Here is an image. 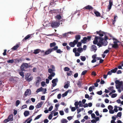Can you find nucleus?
I'll use <instances>...</instances> for the list:
<instances>
[{"mask_svg":"<svg viewBox=\"0 0 123 123\" xmlns=\"http://www.w3.org/2000/svg\"><path fill=\"white\" fill-rule=\"evenodd\" d=\"M13 115L12 114L8 116V117L7 118L9 120V121H13Z\"/></svg>","mask_w":123,"mask_h":123,"instance_id":"nucleus-16","label":"nucleus"},{"mask_svg":"<svg viewBox=\"0 0 123 123\" xmlns=\"http://www.w3.org/2000/svg\"><path fill=\"white\" fill-rule=\"evenodd\" d=\"M20 104V101L19 100H17L15 102V105L16 106L18 107Z\"/></svg>","mask_w":123,"mask_h":123,"instance_id":"nucleus-34","label":"nucleus"},{"mask_svg":"<svg viewBox=\"0 0 123 123\" xmlns=\"http://www.w3.org/2000/svg\"><path fill=\"white\" fill-rule=\"evenodd\" d=\"M55 70H53L52 69L50 68H49L48 70V72L50 74L51 73L53 72V71H54Z\"/></svg>","mask_w":123,"mask_h":123,"instance_id":"nucleus-45","label":"nucleus"},{"mask_svg":"<svg viewBox=\"0 0 123 123\" xmlns=\"http://www.w3.org/2000/svg\"><path fill=\"white\" fill-rule=\"evenodd\" d=\"M82 102L81 101H79V107H83V105L82 103Z\"/></svg>","mask_w":123,"mask_h":123,"instance_id":"nucleus-48","label":"nucleus"},{"mask_svg":"<svg viewBox=\"0 0 123 123\" xmlns=\"http://www.w3.org/2000/svg\"><path fill=\"white\" fill-rule=\"evenodd\" d=\"M14 62V60L13 59H10L7 61V62L9 63H12Z\"/></svg>","mask_w":123,"mask_h":123,"instance_id":"nucleus-41","label":"nucleus"},{"mask_svg":"<svg viewBox=\"0 0 123 123\" xmlns=\"http://www.w3.org/2000/svg\"><path fill=\"white\" fill-rule=\"evenodd\" d=\"M34 106L31 105L29 106V109L30 110H32L34 109Z\"/></svg>","mask_w":123,"mask_h":123,"instance_id":"nucleus-49","label":"nucleus"},{"mask_svg":"<svg viewBox=\"0 0 123 123\" xmlns=\"http://www.w3.org/2000/svg\"><path fill=\"white\" fill-rule=\"evenodd\" d=\"M58 47L57 46H55L53 48L48 49L47 51L45 52V54H49L51 52H53L54 51H56L58 49Z\"/></svg>","mask_w":123,"mask_h":123,"instance_id":"nucleus-2","label":"nucleus"},{"mask_svg":"<svg viewBox=\"0 0 123 123\" xmlns=\"http://www.w3.org/2000/svg\"><path fill=\"white\" fill-rule=\"evenodd\" d=\"M43 102L41 101L38 103L35 106L36 108H39L41 107L43 105Z\"/></svg>","mask_w":123,"mask_h":123,"instance_id":"nucleus-11","label":"nucleus"},{"mask_svg":"<svg viewBox=\"0 0 123 123\" xmlns=\"http://www.w3.org/2000/svg\"><path fill=\"white\" fill-rule=\"evenodd\" d=\"M108 109L109 110H112L113 109V107L112 105H110L108 106Z\"/></svg>","mask_w":123,"mask_h":123,"instance_id":"nucleus-51","label":"nucleus"},{"mask_svg":"<svg viewBox=\"0 0 123 123\" xmlns=\"http://www.w3.org/2000/svg\"><path fill=\"white\" fill-rule=\"evenodd\" d=\"M46 51H47V50H46L45 52H44V50H41V51H40V52H41V53H43V55H48V54H47V55L45 54V52H46Z\"/></svg>","mask_w":123,"mask_h":123,"instance_id":"nucleus-59","label":"nucleus"},{"mask_svg":"<svg viewBox=\"0 0 123 123\" xmlns=\"http://www.w3.org/2000/svg\"><path fill=\"white\" fill-rule=\"evenodd\" d=\"M114 112H117L118 111V110L117 109V108H118V107L117 105H115L114 106Z\"/></svg>","mask_w":123,"mask_h":123,"instance_id":"nucleus-36","label":"nucleus"},{"mask_svg":"<svg viewBox=\"0 0 123 123\" xmlns=\"http://www.w3.org/2000/svg\"><path fill=\"white\" fill-rule=\"evenodd\" d=\"M43 88L42 87H41L39 88L36 91V92L38 93L39 92H42L43 91Z\"/></svg>","mask_w":123,"mask_h":123,"instance_id":"nucleus-27","label":"nucleus"},{"mask_svg":"<svg viewBox=\"0 0 123 123\" xmlns=\"http://www.w3.org/2000/svg\"><path fill=\"white\" fill-rule=\"evenodd\" d=\"M19 44H17L15 45L11 49H13L14 50H16L19 47Z\"/></svg>","mask_w":123,"mask_h":123,"instance_id":"nucleus-14","label":"nucleus"},{"mask_svg":"<svg viewBox=\"0 0 123 123\" xmlns=\"http://www.w3.org/2000/svg\"><path fill=\"white\" fill-rule=\"evenodd\" d=\"M80 10H76L75 12H74V13H71V15H72V17L76 13L78 12H79V13L77 14L78 16H79L80 15Z\"/></svg>","mask_w":123,"mask_h":123,"instance_id":"nucleus-23","label":"nucleus"},{"mask_svg":"<svg viewBox=\"0 0 123 123\" xmlns=\"http://www.w3.org/2000/svg\"><path fill=\"white\" fill-rule=\"evenodd\" d=\"M24 114L25 117H26L30 115L29 111H25L24 112Z\"/></svg>","mask_w":123,"mask_h":123,"instance_id":"nucleus-18","label":"nucleus"},{"mask_svg":"<svg viewBox=\"0 0 123 123\" xmlns=\"http://www.w3.org/2000/svg\"><path fill=\"white\" fill-rule=\"evenodd\" d=\"M63 52V51H61L60 49H58L56 50V52L58 53L61 54Z\"/></svg>","mask_w":123,"mask_h":123,"instance_id":"nucleus-47","label":"nucleus"},{"mask_svg":"<svg viewBox=\"0 0 123 123\" xmlns=\"http://www.w3.org/2000/svg\"><path fill=\"white\" fill-rule=\"evenodd\" d=\"M100 43L102 44V45L105 46L107 45L108 42L107 40H104V38L103 37V40L100 42Z\"/></svg>","mask_w":123,"mask_h":123,"instance_id":"nucleus-8","label":"nucleus"},{"mask_svg":"<svg viewBox=\"0 0 123 123\" xmlns=\"http://www.w3.org/2000/svg\"><path fill=\"white\" fill-rule=\"evenodd\" d=\"M80 53L78 51L75 53V56H79L80 55Z\"/></svg>","mask_w":123,"mask_h":123,"instance_id":"nucleus-57","label":"nucleus"},{"mask_svg":"<svg viewBox=\"0 0 123 123\" xmlns=\"http://www.w3.org/2000/svg\"><path fill=\"white\" fill-rule=\"evenodd\" d=\"M96 33L97 34H98L99 35V37H101L104 36V33H106L102 31L101 30H100L98 31H97Z\"/></svg>","mask_w":123,"mask_h":123,"instance_id":"nucleus-7","label":"nucleus"},{"mask_svg":"<svg viewBox=\"0 0 123 123\" xmlns=\"http://www.w3.org/2000/svg\"><path fill=\"white\" fill-rule=\"evenodd\" d=\"M29 68H30V66H29L28 63L23 62L20 68L21 71H25V68L27 69Z\"/></svg>","mask_w":123,"mask_h":123,"instance_id":"nucleus-3","label":"nucleus"},{"mask_svg":"<svg viewBox=\"0 0 123 123\" xmlns=\"http://www.w3.org/2000/svg\"><path fill=\"white\" fill-rule=\"evenodd\" d=\"M42 115L41 114L37 115L34 119V120H36L39 119L40 117L42 116Z\"/></svg>","mask_w":123,"mask_h":123,"instance_id":"nucleus-40","label":"nucleus"},{"mask_svg":"<svg viewBox=\"0 0 123 123\" xmlns=\"http://www.w3.org/2000/svg\"><path fill=\"white\" fill-rule=\"evenodd\" d=\"M56 45V43L55 42H53L52 43H50V47H52L55 46Z\"/></svg>","mask_w":123,"mask_h":123,"instance_id":"nucleus-35","label":"nucleus"},{"mask_svg":"<svg viewBox=\"0 0 123 123\" xmlns=\"http://www.w3.org/2000/svg\"><path fill=\"white\" fill-rule=\"evenodd\" d=\"M117 94L116 93H113L111 96V97L112 98H114L117 97Z\"/></svg>","mask_w":123,"mask_h":123,"instance_id":"nucleus-44","label":"nucleus"},{"mask_svg":"<svg viewBox=\"0 0 123 123\" xmlns=\"http://www.w3.org/2000/svg\"><path fill=\"white\" fill-rule=\"evenodd\" d=\"M113 5V0H109V4L107 6V9L106 10V11L109 12L111 9V7Z\"/></svg>","mask_w":123,"mask_h":123,"instance_id":"nucleus-5","label":"nucleus"},{"mask_svg":"<svg viewBox=\"0 0 123 123\" xmlns=\"http://www.w3.org/2000/svg\"><path fill=\"white\" fill-rule=\"evenodd\" d=\"M41 85L43 87L45 86L46 84L45 82L44 81H42L41 83Z\"/></svg>","mask_w":123,"mask_h":123,"instance_id":"nucleus-54","label":"nucleus"},{"mask_svg":"<svg viewBox=\"0 0 123 123\" xmlns=\"http://www.w3.org/2000/svg\"><path fill=\"white\" fill-rule=\"evenodd\" d=\"M55 17L58 20H60L62 18V17L59 14L57 15Z\"/></svg>","mask_w":123,"mask_h":123,"instance_id":"nucleus-30","label":"nucleus"},{"mask_svg":"<svg viewBox=\"0 0 123 123\" xmlns=\"http://www.w3.org/2000/svg\"><path fill=\"white\" fill-rule=\"evenodd\" d=\"M82 43H81V42H78V43L77 44V46L78 47H80L81 46V45H82Z\"/></svg>","mask_w":123,"mask_h":123,"instance_id":"nucleus-37","label":"nucleus"},{"mask_svg":"<svg viewBox=\"0 0 123 123\" xmlns=\"http://www.w3.org/2000/svg\"><path fill=\"white\" fill-rule=\"evenodd\" d=\"M41 81V78L40 77H38L37 78V79L36 82V84L37 85L39 82Z\"/></svg>","mask_w":123,"mask_h":123,"instance_id":"nucleus-24","label":"nucleus"},{"mask_svg":"<svg viewBox=\"0 0 123 123\" xmlns=\"http://www.w3.org/2000/svg\"><path fill=\"white\" fill-rule=\"evenodd\" d=\"M43 91H42L43 92V94H45L46 93V91H47V89L46 88H43Z\"/></svg>","mask_w":123,"mask_h":123,"instance_id":"nucleus-60","label":"nucleus"},{"mask_svg":"<svg viewBox=\"0 0 123 123\" xmlns=\"http://www.w3.org/2000/svg\"><path fill=\"white\" fill-rule=\"evenodd\" d=\"M93 43L94 44L96 45L97 44V43L98 42V41H97L96 40H94L93 41Z\"/></svg>","mask_w":123,"mask_h":123,"instance_id":"nucleus-63","label":"nucleus"},{"mask_svg":"<svg viewBox=\"0 0 123 123\" xmlns=\"http://www.w3.org/2000/svg\"><path fill=\"white\" fill-rule=\"evenodd\" d=\"M97 94L99 95H101L102 94V90H100L99 91H98L97 92Z\"/></svg>","mask_w":123,"mask_h":123,"instance_id":"nucleus-53","label":"nucleus"},{"mask_svg":"<svg viewBox=\"0 0 123 123\" xmlns=\"http://www.w3.org/2000/svg\"><path fill=\"white\" fill-rule=\"evenodd\" d=\"M77 51L78 52L81 53L83 51V49L82 47H78L77 49Z\"/></svg>","mask_w":123,"mask_h":123,"instance_id":"nucleus-21","label":"nucleus"},{"mask_svg":"<svg viewBox=\"0 0 123 123\" xmlns=\"http://www.w3.org/2000/svg\"><path fill=\"white\" fill-rule=\"evenodd\" d=\"M81 42L82 43L85 44L87 42V40L86 39V37H84L83 38V39H82L81 40Z\"/></svg>","mask_w":123,"mask_h":123,"instance_id":"nucleus-17","label":"nucleus"},{"mask_svg":"<svg viewBox=\"0 0 123 123\" xmlns=\"http://www.w3.org/2000/svg\"><path fill=\"white\" fill-rule=\"evenodd\" d=\"M104 40H107L108 39L107 36L106 35V33H104Z\"/></svg>","mask_w":123,"mask_h":123,"instance_id":"nucleus-58","label":"nucleus"},{"mask_svg":"<svg viewBox=\"0 0 123 123\" xmlns=\"http://www.w3.org/2000/svg\"><path fill=\"white\" fill-rule=\"evenodd\" d=\"M70 83L68 81L67 82V83L64 86V88H67L69 86V85H70L69 84Z\"/></svg>","mask_w":123,"mask_h":123,"instance_id":"nucleus-26","label":"nucleus"},{"mask_svg":"<svg viewBox=\"0 0 123 123\" xmlns=\"http://www.w3.org/2000/svg\"><path fill=\"white\" fill-rule=\"evenodd\" d=\"M72 71H69V72H67V75L68 76H71L72 74Z\"/></svg>","mask_w":123,"mask_h":123,"instance_id":"nucleus-50","label":"nucleus"},{"mask_svg":"<svg viewBox=\"0 0 123 123\" xmlns=\"http://www.w3.org/2000/svg\"><path fill=\"white\" fill-rule=\"evenodd\" d=\"M31 36V34L28 35L27 36H26L23 39L22 41H25V40L29 38Z\"/></svg>","mask_w":123,"mask_h":123,"instance_id":"nucleus-20","label":"nucleus"},{"mask_svg":"<svg viewBox=\"0 0 123 123\" xmlns=\"http://www.w3.org/2000/svg\"><path fill=\"white\" fill-rule=\"evenodd\" d=\"M80 59L83 61H84L86 60V57L85 56H80Z\"/></svg>","mask_w":123,"mask_h":123,"instance_id":"nucleus-31","label":"nucleus"},{"mask_svg":"<svg viewBox=\"0 0 123 123\" xmlns=\"http://www.w3.org/2000/svg\"><path fill=\"white\" fill-rule=\"evenodd\" d=\"M53 117V115L52 114H50L48 116V119L49 120H51Z\"/></svg>","mask_w":123,"mask_h":123,"instance_id":"nucleus-61","label":"nucleus"},{"mask_svg":"<svg viewBox=\"0 0 123 123\" xmlns=\"http://www.w3.org/2000/svg\"><path fill=\"white\" fill-rule=\"evenodd\" d=\"M58 79L57 78L54 79L52 80V87H54L56 85L57 83L58 82Z\"/></svg>","mask_w":123,"mask_h":123,"instance_id":"nucleus-6","label":"nucleus"},{"mask_svg":"<svg viewBox=\"0 0 123 123\" xmlns=\"http://www.w3.org/2000/svg\"><path fill=\"white\" fill-rule=\"evenodd\" d=\"M40 51H41V50L39 49H36L34 50L33 53L35 54H37L40 52Z\"/></svg>","mask_w":123,"mask_h":123,"instance_id":"nucleus-19","label":"nucleus"},{"mask_svg":"<svg viewBox=\"0 0 123 123\" xmlns=\"http://www.w3.org/2000/svg\"><path fill=\"white\" fill-rule=\"evenodd\" d=\"M98 39H99V43H100V42L102 41L103 40V37L99 36H95L94 40L98 41Z\"/></svg>","mask_w":123,"mask_h":123,"instance_id":"nucleus-10","label":"nucleus"},{"mask_svg":"<svg viewBox=\"0 0 123 123\" xmlns=\"http://www.w3.org/2000/svg\"><path fill=\"white\" fill-rule=\"evenodd\" d=\"M68 94L67 92L66 91L64 93H63L62 94V97H64L66 96Z\"/></svg>","mask_w":123,"mask_h":123,"instance_id":"nucleus-42","label":"nucleus"},{"mask_svg":"<svg viewBox=\"0 0 123 123\" xmlns=\"http://www.w3.org/2000/svg\"><path fill=\"white\" fill-rule=\"evenodd\" d=\"M68 121L66 119L63 118L61 120V122L62 123H67Z\"/></svg>","mask_w":123,"mask_h":123,"instance_id":"nucleus-29","label":"nucleus"},{"mask_svg":"<svg viewBox=\"0 0 123 123\" xmlns=\"http://www.w3.org/2000/svg\"><path fill=\"white\" fill-rule=\"evenodd\" d=\"M116 88L117 89H118L120 88L121 86L119 85H116Z\"/></svg>","mask_w":123,"mask_h":123,"instance_id":"nucleus-64","label":"nucleus"},{"mask_svg":"<svg viewBox=\"0 0 123 123\" xmlns=\"http://www.w3.org/2000/svg\"><path fill=\"white\" fill-rule=\"evenodd\" d=\"M60 25V22L57 21L53 22L50 24V25L52 27L54 28L58 27Z\"/></svg>","mask_w":123,"mask_h":123,"instance_id":"nucleus-4","label":"nucleus"},{"mask_svg":"<svg viewBox=\"0 0 123 123\" xmlns=\"http://www.w3.org/2000/svg\"><path fill=\"white\" fill-rule=\"evenodd\" d=\"M77 85L79 88H80L81 86V82L79 81L77 83Z\"/></svg>","mask_w":123,"mask_h":123,"instance_id":"nucleus-43","label":"nucleus"},{"mask_svg":"<svg viewBox=\"0 0 123 123\" xmlns=\"http://www.w3.org/2000/svg\"><path fill=\"white\" fill-rule=\"evenodd\" d=\"M122 115V113L121 111L118 112L117 114L116 115L117 117H121Z\"/></svg>","mask_w":123,"mask_h":123,"instance_id":"nucleus-38","label":"nucleus"},{"mask_svg":"<svg viewBox=\"0 0 123 123\" xmlns=\"http://www.w3.org/2000/svg\"><path fill=\"white\" fill-rule=\"evenodd\" d=\"M118 17L116 15H114V18L113 19V20L112 19V24L113 25H114V24L115 23V22H116V18H117Z\"/></svg>","mask_w":123,"mask_h":123,"instance_id":"nucleus-22","label":"nucleus"},{"mask_svg":"<svg viewBox=\"0 0 123 123\" xmlns=\"http://www.w3.org/2000/svg\"><path fill=\"white\" fill-rule=\"evenodd\" d=\"M87 70H85L83 71L81 75H84L87 72Z\"/></svg>","mask_w":123,"mask_h":123,"instance_id":"nucleus-52","label":"nucleus"},{"mask_svg":"<svg viewBox=\"0 0 123 123\" xmlns=\"http://www.w3.org/2000/svg\"><path fill=\"white\" fill-rule=\"evenodd\" d=\"M28 93L29 94V95H30L31 94V91L30 89H27L25 92L24 94L25 96H27Z\"/></svg>","mask_w":123,"mask_h":123,"instance_id":"nucleus-12","label":"nucleus"},{"mask_svg":"<svg viewBox=\"0 0 123 123\" xmlns=\"http://www.w3.org/2000/svg\"><path fill=\"white\" fill-rule=\"evenodd\" d=\"M59 113L61 116H63L64 114V113L63 111L62 110L59 111Z\"/></svg>","mask_w":123,"mask_h":123,"instance_id":"nucleus-55","label":"nucleus"},{"mask_svg":"<svg viewBox=\"0 0 123 123\" xmlns=\"http://www.w3.org/2000/svg\"><path fill=\"white\" fill-rule=\"evenodd\" d=\"M92 118V119L95 118L96 117L95 114L94 113H92L91 114Z\"/></svg>","mask_w":123,"mask_h":123,"instance_id":"nucleus-56","label":"nucleus"},{"mask_svg":"<svg viewBox=\"0 0 123 123\" xmlns=\"http://www.w3.org/2000/svg\"><path fill=\"white\" fill-rule=\"evenodd\" d=\"M81 38L80 36V35H77L75 36V39L78 41Z\"/></svg>","mask_w":123,"mask_h":123,"instance_id":"nucleus-28","label":"nucleus"},{"mask_svg":"<svg viewBox=\"0 0 123 123\" xmlns=\"http://www.w3.org/2000/svg\"><path fill=\"white\" fill-rule=\"evenodd\" d=\"M78 41L75 39L74 40V41L73 42V43H74L75 45L76 44H77L78 42Z\"/></svg>","mask_w":123,"mask_h":123,"instance_id":"nucleus-62","label":"nucleus"},{"mask_svg":"<svg viewBox=\"0 0 123 123\" xmlns=\"http://www.w3.org/2000/svg\"><path fill=\"white\" fill-rule=\"evenodd\" d=\"M91 49H92V51H94V52H95L97 50V48L96 46L94 45H92L91 46Z\"/></svg>","mask_w":123,"mask_h":123,"instance_id":"nucleus-15","label":"nucleus"},{"mask_svg":"<svg viewBox=\"0 0 123 123\" xmlns=\"http://www.w3.org/2000/svg\"><path fill=\"white\" fill-rule=\"evenodd\" d=\"M23 71H21V72H19V74L23 78H24V73L23 72Z\"/></svg>","mask_w":123,"mask_h":123,"instance_id":"nucleus-32","label":"nucleus"},{"mask_svg":"<svg viewBox=\"0 0 123 123\" xmlns=\"http://www.w3.org/2000/svg\"><path fill=\"white\" fill-rule=\"evenodd\" d=\"M120 42L117 39L113 42L114 44L110 43L109 45V46L110 45L112 46V48L115 49H117L119 47V46L117 43Z\"/></svg>","mask_w":123,"mask_h":123,"instance_id":"nucleus-1","label":"nucleus"},{"mask_svg":"<svg viewBox=\"0 0 123 123\" xmlns=\"http://www.w3.org/2000/svg\"><path fill=\"white\" fill-rule=\"evenodd\" d=\"M83 9H84L89 10H92L93 9V7L91 6L88 5L87 6L84 7Z\"/></svg>","mask_w":123,"mask_h":123,"instance_id":"nucleus-9","label":"nucleus"},{"mask_svg":"<svg viewBox=\"0 0 123 123\" xmlns=\"http://www.w3.org/2000/svg\"><path fill=\"white\" fill-rule=\"evenodd\" d=\"M69 45L71 47H74L75 44L73 43V42H71L69 43Z\"/></svg>","mask_w":123,"mask_h":123,"instance_id":"nucleus-39","label":"nucleus"},{"mask_svg":"<svg viewBox=\"0 0 123 123\" xmlns=\"http://www.w3.org/2000/svg\"><path fill=\"white\" fill-rule=\"evenodd\" d=\"M70 69L69 68L67 67H65L64 69V71H68L70 70Z\"/></svg>","mask_w":123,"mask_h":123,"instance_id":"nucleus-46","label":"nucleus"},{"mask_svg":"<svg viewBox=\"0 0 123 123\" xmlns=\"http://www.w3.org/2000/svg\"><path fill=\"white\" fill-rule=\"evenodd\" d=\"M49 4L50 5L54 6L55 5V3L54 2L53 0H51Z\"/></svg>","mask_w":123,"mask_h":123,"instance_id":"nucleus-25","label":"nucleus"},{"mask_svg":"<svg viewBox=\"0 0 123 123\" xmlns=\"http://www.w3.org/2000/svg\"><path fill=\"white\" fill-rule=\"evenodd\" d=\"M117 69H117V67H116V68H114V69H112L111 70V71L112 73H115L116 72Z\"/></svg>","mask_w":123,"mask_h":123,"instance_id":"nucleus-33","label":"nucleus"},{"mask_svg":"<svg viewBox=\"0 0 123 123\" xmlns=\"http://www.w3.org/2000/svg\"><path fill=\"white\" fill-rule=\"evenodd\" d=\"M94 13L95 15V16L97 17L100 16L101 14L100 13L97 11H95L94 12Z\"/></svg>","mask_w":123,"mask_h":123,"instance_id":"nucleus-13","label":"nucleus"}]
</instances>
